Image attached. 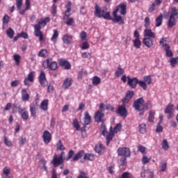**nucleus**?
Returning <instances> with one entry per match:
<instances>
[{
	"instance_id": "nucleus-12",
	"label": "nucleus",
	"mask_w": 178,
	"mask_h": 178,
	"mask_svg": "<svg viewBox=\"0 0 178 178\" xmlns=\"http://www.w3.org/2000/svg\"><path fill=\"white\" fill-rule=\"evenodd\" d=\"M42 138L44 144H49L51 140H52V135L48 131H44L42 135Z\"/></svg>"
},
{
	"instance_id": "nucleus-53",
	"label": "nucleus",
	"mask_w": 178,
	"mask_h": 178,
	"mask_svg": "<svg viewBox=\"0 0 178 178\" xmlns=\"http://www.w3.org/2000/svg\"><path fill=\"white\" fill-rule=\"evenodd\" d=\"M65 24H67V26H73V24H74V19L72 17H68Z\"/></svg>"
},
{
	"instance_id": "nucleus-23",
	"label": "nucleus",
	"mask_w": 178,
	"mask_h": 178,
	"mask_svg": "<svg viewBox=\"0 0 178 178\" xmlns=\"http://www.w3.org/2000/svg\"><path fill=\"white\" fill-rule=\"evenodd\" d=\"M72 2L68 1L67 3V5L65 6L67 10L65 12V16L63 17V19H65V17H70V13L72 12Z\"/></svg>"
},
{
	"instance_id": "nucleus-27",
	"label": "nucleus",
	"mask_w": 178,
	"mask_h": 178,
	"mask_svg": "<svg viewBox=\"0 0 178 178\" xmlns=\"http://www.w3.org/2000/svg\"><path fill=\"white\" fill-rule=\"evenodd\" d=\"M115 136V134L113 133V131H110L109 133H108L106 136V145H109L111 141H112V140L113 139V136Z\"/></svg>"
},
{
	"instance_id": "nucleus-41",
	"label": "nucleus",
	"mask_w": 178,
	"mask_h": 178,
	"mask_svg": "<svg viewBox=\"0 0 178 178\" xmlns=\"http://www.w3.org/2000/svg\"><path fill=\"white\" fill-rule=\"evenodd\" d=\"M100 131L102 136H104V137L108 134V131H106V125H105V124H102Z\"/></svg>"
},
{
	"instance_id": "nucleus-29",
	"label": "nucleus",
	"mask_w": 178,
	"mask_h": 178,
	"mask_svg": "<svg viewBox=\"0 0 178 178\" xmlns=\"http://www.w3.org/2000/svg\"><path fill=\"white\" fill-rule=\"evenodd\" d=\"M104 149H105V147H104V145H102V144L97 145L95 147V151L97 154H102V151H104Z\"/></svg>"
},
{
	"instance_id": "nucleus-6",
	"label": "nucleus",
	"mask_w": 178,
	"mask_h": 178,
	"mask_svg": "<svg viewBox=\"0 0 178 178\" xmlns=\"http://www.w3.org/2000/svg\"><path fill=\"white\" fill-rule=\"evenodd\" d=\"M119 156H130L131 152L129 147H119L117 150Z\"/></svg>"
},
{
	"instance_id": "nucleus-31",
	"label": "nucleus",
	"mask_w": 178,
	"mask_h": 178,
	"mask_svg": "<svg viewBox=\"0 0 178 178\" xmlns=\"http://www.w3.org/2000/svg\"><path fill=\"white\" fill-rule=\"evenodd\" d=\"M164 51H165V55L168 58H172V56H173V51L170 50V46H165Z\"/></svg>"
},
{
	"instance_id": "nucleus-3",
	"label": "nucleus",
	"mask_w": 178,
	"mask_h": 178,
	"mask_svg": "<svg viewBox=\"0 0 178 178\" xmlns=\"http://www.w3.org/2000/svg\"><path fill=\"white\" fill-rule=\"evenodd\" d=\"M136 111H148V107L144 104V99L140 97L136 99L133 104Z\"/></svg>"
},
{
	"instance_id": "nucleus-7",
	"label": "nucleus",
	"mask_w": 178,
	"mask_h": 178,
	"mask_svg": "<svg viewBox=\"0 0 178 178\" xmlns=\"http://www.w3.org/2000/svg\"><path fill=\"white\" fill-rule=\"evenodd\" d=\"M125 106L124 104L118 106L116 111V113H118V115L124 118V119L127 118V109H126Z\"/></svg>"
},
{
	"instance_id": "nucleus-22",
	"label": "nucleus",
	"mask_w": 178,
	"mask_h": 178,
	"mask_svg": "<svg viewBox=\"0 0 178 178\" xmlns=\"http://www.w3.org/2000/svg\"><path fill=\"white\" fill-rule=\"evenodd\" d=\"M143 34L144 37H147V38H155L156 37L154 32L151 29H148V28L144 30Z\"/></svg>"
},
{
	"instance_id": "nucleus-37",
	"label": "nucleus",
	"mask_w": 178,
	"mask_h": 178,
	"mask_svg": "<svg viewBox=\"0 0 178 178\" xmlns=\"http://www.w3.org/2000/svg\"><path fill=\"white\" fill-rule=\"evenodd\" d=\"M72 126L74 127V129H76L77 131L80 130V124H79V120H77V118H74L73 120Z\"/></svg>"
},
{
	"instance_id": "nucleus-61",
	"label": "nucleus",
	"mask_w": 178,
	"mask_h": 178,
	"mask_svg": "<svg viewBox=\"0 0 178 178\" xmlns=\"http://www.w3.org/2000/svg\"><path fill=\"white\" fill-rule=\"evenodd\" d=\"M90 48V44L87 42H84L81 47V49H88Z\"/></svg>"
},
{
	"instance_id": "nucleus-30",
	"label": "nucleus",
	"mask_w": 178,
	"mask_h": 178,
	"mask_svg": "<svg viewBox=\"0 0 178 178\" xmlns=\"http://www.w3.org/2000/svg\"><path fill=\"white\" fill-rule=\"evenodd\" d=\"M163 19V15L160 14L158 17L156 18V27H160L162 26V19Z\"/></svg>"
},
{
	"instance_id": "nucleus-18",
	"label": "nucleus",
	"mask_w": 178,
	"mask_h": 178,
	"mask_svg": "<svg viewBox=\"0 0 178 178\" xmlns=\"http://www.w3.org/2000/svg\"><path fill=\"white\" fill-rule=\"evenodd\" d=\"M35 73V72H34V71H32L28 74V77L26 78L24 81V84L25 86H29V81H30L31 83H33L34 81Z\"/></svg>"
},
{
	"instance_id": "nucleus-62",
	"label": "nucleus",
	"mask_w": 178,
	"mask_h": 178,
	"mask_svg": "<svg viewBox=\"0 0 178 178\" xmlns=\"http://www.w3.org/2000/svg\"><path fill=\"white\" fill-rule=\"evenodd\" d=\"M149 161H151L150 159H148V157H147V156H145V154H143V159H142V162L144 165H145V163H148V162H149Z\"/></svg>"
},
{
	"instance_id": "nucleus-8",
	"label": "nucleus",
	"mask_w": 178,
	"mask_h": 178,
	"mask_svg": "<svg viewBox=\"0 0 178 178\" xmlns=\"http://www.w3.org/2000/svg\"><path fill=\"white\" fill-rule=\"evenodd\" d=\"M133 97H134V91L129 90L128 92H127L125 97L122 99L123 105H127L128 102H130Z\"/></svg>"
},
{
	"instance_id": "nucleus-54",
	"label": "nucleus",
	"mask_w": 178,
	"mask_h": 178,
	"mask_svg": "<svg viewBox=\"0 0 178 178\" xmlns=\"http://www.w3.org/2000/svg\"><path fill=\"white\" fill-rule=\"evenodd\" d=\"M138 84L143 88V90H147V83L144 81H138Z\"/></svg>"
},
{
	"instance_id": "nucleus-36",
	"label": "nucleus",
	"mask_w": 178,
	"mask_h": 178,
	"mask_svg": "<svg viewBox=\"0 0 178 178\" xmlns=\"http://www.w3.org/2000/svg\"><path fill=\"white\" fill-rule=\"evenodd\" d=\"M175 106L172 104H168V106L165 107V113H171V112H173V108Z\"/></svg>"
},
{
	"instance_id": "nucleus-48",
	"label": "nucleus",
	"mask_w": 178,
	"mask_h": 178,
	"mask_svg": "<svg viewBox=\"0 0 178 178\" xmlns=\"http://www.w3.org/2000/svg\"><path fill=\"white\" fill-rule=\"evenodd\" d=\"M7 35L9 37V38H13V36L15 35V31L12 29V28H9L7 31Z\"/></svg>"
},
{
	"instance_id": "nucleus-40",
	"label": "nucleus",
	"mask_w": 178,
	"mask_h": 178,
	"mask_svg": "<svg viewBox=\"0 0 178 178\" xmlns=\"http://www.w3.org/2000/svg\"><path fill=\"white\" fill-rule=\"evenodd\" d=\"M134 47L135 48H137V49H139V48H141V40L140 39H135L134 41Z\"/></svg>"
},
{
	"instance_id": "nucleus-25",
	"label": "nucleus",
	"mask_w": 178,
	"mask_h": 178,
	"mask_svg": "<svg viewBox=\"0 0 178 178\" xmlns=\"http://www.w3.org/2000/svg\"><path fill=\"white\" fill-rule=\"evenodd\" d=\"M83 155H84V150H81L74 156L72 161H79V159H81V158H83Z\"/></svg>"
},
{
	"instance_id": "nucleus-5",
	"label": "nucleus",
	"mask_w": 178,
	"mask_h": 178,
	"mask_svg": "<svg viewBox=\"0 0 178 178\" xmlns=\"http://www.w3.org/2000/svg\"><path fill=\"white\" fill-rule=\"evenodd\" d=\"M177 19H178L177 10H176V8H172L171 9L170 16L168 23V27L170 28L173 27V26L176 24V20H177Z\"/></svg>"
},
{
	"instance_id": "nucleus-49",
	"label": "nucleus",
	"mask_w": 178,
	"mask_h": 178,
	"mask_svg": "<svg viewBox=\"0 0 178 178\" xmlns=\"http://www.w3.org/2000/svg\"><path fill=\"white\" fill-rule=\"evenodd\" d=\"M159 44L160 45H162L165 49V48H166V47H169V44H168L167 42H166V38H163L160 40L159 41Z\"/></svg>"
},
{
	"instance_id": "nucleus-21",
	"label": "nucleus",
	"mask_w": 178,
	"mask_h": 178,
	"mask_svg": "<svg viewBox=\"0 0 178 178\" xmlns=\"http://www.w3.org/2000/svg\"><path fill=\"white\" fill-rule=\"evenodd\" d=\"M37 103H32L30 105V112L33 118H35L37 116Z\"/></svg>"
},
{
	"instance_id": "nucleus-43",
	"label": "nucleus",
	"mask_w": 178,
	"mask_h": 178,
	"mask_svg": "<svg viewBox=\"0 0 178 178\" xmlns=\"http://www.w3.org/2000/svg\"><path fill=\"white\" fill-rule=\"evenodd\" d=\"M101 83V78L98 77L97 76H95L92 78V84L93 86H98Z\"/></svg>"
},
{
	"instance_id": "nucleus-56",
	"label": "nucleus",
	"mask_w": 178,
	"mask_h": 178,
	"mask_svg": "<svg viewBox=\"0 0 178 178\" xmlns=\"http://www.w3.org/2000/svg\"><path fill=\"white\" fill-rule=\"evenodd\" d=\"M154 116L155 113L150 112L148 117V122H149L150 123L154 122Z\"/></svg>"
},
{
	"instance_id": "nucleus-46",
	"label": "nucleus",
	"mask_w": 178,
	"mask_h": 178,
	"mask_svg": "<svg viewBox=\"0 0 178 178\" xmlns=\"http://www.w3.org/2000/svg\"><path fill=\"white\" fill-rule=\"evenodd\" d=\"M47 54H48V51L45 49H42L38 52V56L40 58H45V56H47Z\"/></svg>"
},
{
	"instance_id": "nucleus-26",
	"label": "nucleus",
	"mask_w": 178,
	"mask_h": 178,
	"mask_svg": "<svg viewBox=\"0 0 178 178\" xmlns=\"http://www.w3.org/2000/svg\"><path fill=\"white\" fill-rule=\"evenodd\" d=\"M72 86V79L71 78H67L65 79L63 83V88H69Z\"/></svg>"
},
{
	"instance_id": "nucleus-10",
	"label": "nucleus",
	"mask_w": 178,
	"mask_h": 178,
	"mask_svg": "<svg viewBox=\"0 0 178 178\" xmlns=\"http://www.w3.org/2000/svg\"><path fill=\"white\" fill-rule=\"evenodd\" d=\"M59 65L65 70H70L72 67V65L70 64V63L67 60H65V58H61L59 60Z\"/></svg>"
},
{
	"instance_id": "nucleus-58",
	"label": "nucleus",
	"mask_w": 178,
	"mask_h": 178,
	"mask_svg": "<svg viewBox=\"0 0 178 178\" xmlns=\"http://www.w3.org/2000/svg\"><path fill=\"white\" fill-rule=\"evenodd\" d=\"M80 38L82 41H86L87 39V33H86V31H82L80 34Z\"/></svg>"
},
{
	"instance_id": "nucleus-45",
	"label": "nucleus",
	"mask_w": 178,
	"mask_h": 178,
	"mask_svg": "<svg viewBox=\"0 0 178 178\" xmlns=\"http://www.w3.org/2000/svg\"><path fill=\"white\" fill-rule=\"evenodd\" d=\"M138 148V151L139 152H141V154H143V155H145V154H147V152H145V150L147 149V148L143 145H138L137 146Z\"/></svg>"
},
{
	"instance_id": "nucleus-52",
	"label": "nucleus",
	"mask_w": 178,
	"mask_h": 178,
	"mask_svg": "<svg viewBox=\"0 0 178 178\" xmlns=\"http://www.w3.org/2000/svg\"><path fill=\"white\" fill-rule=\"evenodd\" d=\"M127 163V156H122L120 159V164L121 166H124Z\"/></svg>"
},
{
	"instance_id": "nucleus-1",
	"label": "nucleus",
	"mask_w": 178,
	"mask_h": 178,
	"mask_svg": "<svg viewBox=\"0 0 178 178\" xmlns=\"http://www.w3.org/2000/svg\"><path fill=\"white\" fill-rule=\"evenodd\" d=\"M118 10H115L113 13V18L111 17V13L108 11V8L104 7L103 8H99L98 4H96L95 6V16L97 17H104L106 20H112L113 23H119V24H124V22L123 18L120 15H118Z\"/></svg>"
},
{
	"instance_id": "nucleus-63",
	"label": "nucleus",
	"mask_w": 178,
	"mask_h": 178,
	"mask_svg": "<svg viewBox=\"0 0 178 178\" xmlns=\"http://www.w3.org/2000/svg\"><path fill=\"white\" fill-rule=\"evenodd\" d=\"M19 84H20V81L19 80H15V81H13L10 83L11 87H17V86H19Z\"/></svg>"
},
{
	"instance_id": "nucleus-50",
	"label": "nucleus",
	"mask_w": 178,
	"mask_h": 178,
	"mask_svg": "<svg viewBox=\"0 0 178 178\" xmlns=\"http://www.w3.org/2000/svg\"><path fill=\"white\" fill-rule=\"evenodd\" d=\"M162 148L163 149H169V143H168V140L163 139L162 142Z\"/></svg>"
},
{
	"instance_id": "nucleus-32",
	"label": "nucleus",
	"mask_w": 178,
	"mask_h": 178,
	"mask_svg": "<svg viewBox=\"0 0 178 178\" xmlns=\"http://www.w3.org/2000/svg\"><path fill=\"white\" fill-rule=\"evenodd\" d=\"M47 161H45L44 159H42L39 161V168H40V169H44V170H46V172L48 170V168H47Z\"/></svg>"
},
{
	"instance_id": "nucleus-20",
	"label": "nucleus",
	"mask_w": 178,
	"mask_h": 178,
	"mask_svg": "<svg viewBox=\"0 0 178 178\" xmlns=\"http://www.w3.org/2000/svg\"><path fill=\"white\" fill-rule=\"evenodd\" d=\"M91 123V115H90V113L88 111L85 112L84 118H83V125L88 126Z\"/></svg>"
},
{
	"instance_id": "nucleus-59",
	"label": "nucleus",
	"mask_w": 178,
	"mask_h": 178,
	"mask_svg": "<svg viewBox=\"0 0 178 178\" xmlns=\"http://www.w3.org/2000/svg\"><path fill=\"white\" fill-rule=\"evenodd\" d=\"M149 24H151V22H149V17H146L145 18V27L148 29V27H149Z\"/></svg>"
},
{
	"instance_id": "nucleus-64",
	"label": "nucleus",
	"mask_w": 178,
	"mask_h": 178,
	"mask_svg": "<svg viewBox=\"0 0 178 178\" xmlns=\"http://www.w3.org/2000/svg\"><path fill=\"white\" fill-rule=\"evenodd\" d=\"M76 178H88L87 173L81 171L79 175Z\"/></svg>"
},
{
	"instance_id": "nucleus-42",
	"label": "nucleus",
	"mask_w": 178,
	"mask_h": 178,
	"mask_svg": "<svg viewBox=\"0 0 178 178\" xmlns=\"http://www.w3.org/2000/svg\"><path fill=\"white\" fill-rule=\"evenodd\" d=\"M13 59L15 62V65H20V59H22V56L19 54H14Z\"/></svg>"
},
{
	"instance_id": "nucleus-38",
	"label": "nucleus",
	"mask_w": 178,
	"mask_h": 178,
	"mask_svg": "<svg viewBox=\"0 0 178 178\" xmlns=\"http://www.w3.org/2000/svg\"><path fill=\"white\" fill-rule=\"evenodd\" d=\"M58 37H59V33H58V30L54 29V34L51 38V41L53 42H56V38H58Z\"/></svg>"
},
{
	"instance_id": "nucleus-13",
	"label": "nucleus",
	"mask_w": 178,
	"mask_h": 178,
	"mask_svg": "<svg viewBox=\"0 0 178 178\" xmlns=\"http://www.w3.org/2000/svg\"><path fill=\"white\" fill-rule=\"evenodd\" d=\"M104 112L101 111H97L95 115V122H96L97 123H101V122H104V120H102V118H104Z\"/></svg>"
},
{
	"instance_id": "nucleus-24",
	"label": "nucleus",
	"mask_w": 178,
	"mask_h": 178,
	"mask_svg": "<svg viewBox=\"0 0 178 178\" xmlns=\"http://www.w3.org/2000/svg\"><path fill=\"white\" fill-rule=\"evenodd\" d=\"M22 99L24 102L29 101V99H30V95L27 93V90L26 88H24L22 90Z\"/></svg>"
},
{
	"instance_id": "nucleus-28",
	"label": "nucleus",
	"mask_w": 178,
	"mask_h": 178,
	"mask_svg": "<svg viewBox=\"0 0 178 178\" xmlns=\"http://www.w3.org/2000/svg\"><path fill=\"white\" fill-rule=\"evenodd\" d=\"M124 73V70L122 68L120 65H119L115 72L116 77H120Z\"/></svg>"
},
{
	"instance_id": "nucleus-51",
	"label": "nucleus",
	"mask_w": 178,
	"mask_h": 178,
	"mask_svg": "<svg viewBox=\"0 0 178 178\" xmlns=\"http://www.w3.org/2000/svg\"><path fill=\"white\" fill-rule=\"evenodd\" d=\"M143 80L146 84H151L152 83V79H151V76H145L143 77Z\"/></svg>"
},
{
	"instance_id": "nucleus-2",
	"label": "nucleus",
	"mask_w": 178,
	"mask_h": 178,
	"mask_svg": "<svg viewBox=\"0 0 178 178\" xmlns=\"http://www.w3.org/2000/svg\"><path fill=\"white\" fill-rule=\"evenodd\" d=\"M51 22V18L49 17H47L44 19H39L38 22V24L34 25V35L35 37H39V41H45V38H44V34H42V31H41V26L45 27L47 23Z\"/></svg>"
},
{
	"instance_id": "nucleus-39",
	"label": "nucleus",
	"mask_w": 178,
	"mask_h": 178,
	"mask_svg": "<svg viewBox=\"0 0 178 178\" xmlns=\"http://www.w3.org/2000/svg\"><path fill=\"white\" fill-rule=\"evenodd\" d=\"M170 63L172 67H175L176 65H178V56L175 58H172L170 60Z\"/></svg>"
},
{
	"instance_id": "nucleus-34",
	"label": "nucleus",
	"mask_w": 178,
	"mask_h": 178,
	"mask_svg": "<svg viewBox=\"0 0 178 178\" xmlns=\"http://www.w3.org/2000/svg\"><path fill=\"white\" fill-rule=\"evenodd\" d=\"M83 159H86V161H94L95 156L93 154H86L83 156Z\"/></svg>"
},
{
	"instance_id": "nucleus-16",
	"label": "nucleus",
	"mask_w": 178,
	"mask_h": 178,
	"mask_svg": "<svg viewBox=\"0 0 178 178\" xmlns=\"http://www.w3.org/2000/svg\"><path fill=\"white\" fill-rule=\"evenodd\" d=\"M39 81L42 87H46L48 82L47 81V77L45 76V72H41L39 76Z\"/></svg>"
},
{
	"instance_id": "nucleus-14",
	"label": "nucleus",
	"mask_w": 178,
	"mask_h": 178,
	"mask_svg": "<svg viewBox=\"0 0 178 178\" xmlns=\"http://www.w3.org/2000/svg\"><path fill=\"white\" fill-rule=\"evenodd\" d=\"M63 159L58 157V154H54L53 158V165L55 168H58L59 165H62L63 163Z\"/></svg>"
},
{
	"instance_id": "nucleus-57",
	"label": "nucleus",
	"mask_w": 178,
	"mask_h": 178,
	"mask_svg": "<svg viewBox=\"0 0 178 178\" xmlns=\"http://www.w3.org/2000/svg\"><path fill=\"white\" fill-rule=\"evenodd\" d=\"M3 173L8 177L9 176V174L10 173V168H8L7 167L4 168L3 170Z\"/></svg>"
},
{
	"instance_id": "nucleus-35",
	"label": "nucleus",
	"mask_w": 178,
	"mask_h": 178,
	"mask_svg": "<svg viewBox=\"0 0 178 178\" xmlns=\"http://www.w3.org/2000/svg\"><path fill=\"white\" fill-rule=\"evenodd\" d=\"M147 131V124H140L139 125V133L141 134H144Z\"/></svg>"
},
{
	"instance_id": "nucleus-60",
	"label": "nucleus",
	"mask_w": 178,
	"mask_h": 178,
	"mask_svg": "<svg viewBox=\"0 0 178 178\" xmlns=\"http://www.w3.org/2000/svg\"><path fill=\"white\" fill-rule=\"evenodd\" d=\"M9 23V15H5L3 17V24H8Z\"/></svg>"
},
{
	"instance_id": "nucleus-33",
	"label": "nucleus",
	"mask_w": 178,
	"mask_h": 178,
	"mask_svg": "<svg viewBox=\"0 0 178 178\" xmlns=\"http://www.w3.org/2000/svg\"><path fill=\"white\" fill-rule=\"evenodd\" d=\"M40 108L42 111H48V99H44L40 104Z\"/></svg>"
},
{
	"instance_id": "nucleus-4",
	"label": "nucleus",
	"mask_w": 178,
	"mask_h": 178,
	"mask_svg": "<svg viewBox=\"0 0 178 178\" xmlns=\"http://www.w3.org/2000/svg\"><path fill=\"white\" fill-rule=\"evenodd\" d=\"M44 69H50V70H56L58 69V63L53 61L52 58H47L42 63Z\"/></svg>"
},
{
	"instance_id": "nucleus-44",
	"label": "nucleus",
	"mask_w": 178,
	"mask_h": 178,
	"mask_svg": "<svg viewBox=\"0 0 178 178\" xmlns=\"http://www.w3.org/2000/svg\"><path fill=\"white\" fill-rule=\"evenodd\" d=\"M4 144L7 147H12L13 145V143H12V140L9 139L7 136H4Z\"/></svg>"
},
{
	"instance_id": "nucleus-9",
	"label": "nucleus",
	"mask_w": 178,
	"mask_h": 178,
	"mask_svg": "<svg viewBox=\"0 0 178 178\" xmlns=\"http://www.w3.org/2000/svg\"><path fill=\"white\" fill-rule=\"evenodd\" d=\"M62 40L65 45H70V44H73V35L65 33L63 35Z\"/></svg>"
},
{
	"instance_id": "nucleus-17",
	"label": "nucleus",
	"mask_w": 178,
	"mask_h": 178,
	"mask_svg": "<svg viewBox=\"0 0 178 178\" xmlns=\"http://www.w3.org/2000/svg\"><path fill=\"white\" fill-rule=\"evenodd\" d=\"M143 42L147 48L154 47V40L152 38H145L143 40Z\"/></svg>"
},
{
	"instance_id": "nucleus-19",
	"label": "nucleus",
	"mask_w": 178,
	"mask_h": 178,
	"mask_svg": "<svg viewBox=\"0 0 178 178\" xmlns=\"http://www.w3.org/2000/svg\"><path fill=\"white\" fill-rule=\"evenodd\" d=\"M126 6H127V4L126 3H121L116 8L115 10L118 9V12H119L120 10V15H122L124 16V15H126L127 13Z\"/></svg>"
},
{
	"instance_id": "nucleus-15",
	"label": "nucleus",
	"mask_w": 178,
	"mask_h": 178,
	"mask_svg": "<svg viewBox=\"0 0 178 178\" xmlns=\"http://www.w3.org/2000/svg\"><path fill=\"white\" fill-rule=\"evenodd\" d=\"M18 112L21 115L22 119H23V120H29V111L26 110V108H19Z\"/></svg>"
},
{
	"instance_id": "nucleus-11",
	"label": "nucleus",
	"mask_w": 178,
	"mask_h": 178,
	"mask_svg": "<svg viewBox=\"0 0 178 178\" xmlns=\"http://www.w3.org/2000/svg\"><path fill=\"white\" fill-rule=\"evenodd\" d=\"M128 80V86L131 87V88H136L137 87V84H138V79L136 77L130 78V76H127Z\"/></svg>"
},
{
	"instance_id": "nucleus-55",
	"label": "nucleus",
	"mask_w": 178,
	"mask_h": 178,
	"mask_svg": "<svg viewBox=\"0 0 178 178\" xmlns=\"http://www.w3.org/2000/svg\"><path fill=\"white\" fill-rule=\"evenodd\" d=\"M16 6L18 10H20L23 6V0H16Z\"/></svg>"
},
{
	"instance_id": "nucleus-47",
	"label": "nucleus",
	"mask_w": 178,
	"mask_h": 178,
	"mask_svg": "<svg viewBox=\"0 0 178 178\" xmlns=\"http://www.w3.org/2000/svg\"><path fill=\"white\" fill-rule=\"evenodd\" d=\"M57 149L59 151H63L65 149V146L63 145V143H62V140H59L56 144Z\"/></svg>"
}]
</instances>
